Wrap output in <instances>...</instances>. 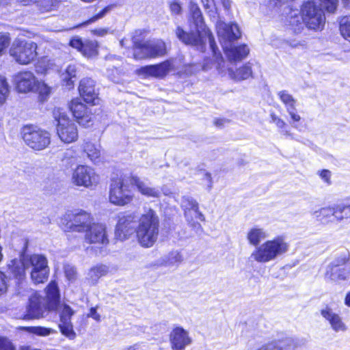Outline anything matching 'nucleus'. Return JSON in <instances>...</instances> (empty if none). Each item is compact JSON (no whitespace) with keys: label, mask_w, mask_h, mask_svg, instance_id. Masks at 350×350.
Segmentation results:
<instances>
[{"label":"nucleus","mask_w":350,"mask_h":350,"mask_svg":"<svg viewBox=\"0 0 350 350\" xmlns=\"http://www.w3.org/2000/svg\"><path fill=\"white\" fill-rule=\"evenodd\" d=\"M57 307L60 317L59 327L60 328L61 332L70 338H74L75 333L71 323V317L74 314V311L68 305L65 304H59Z\"/></svg>","instance_id":"obj_18"},{"label":"nucleus","mask_w":350,"mask_h":350,"mask_svg":"<svg viewBox=\"0 0 350 350\" xmlns=\"http://www.w3.org/2000/svg\"><path fill=\"white\" fill-rule=\"evenodd\" d=\"M23 139L29 147L38 151L45 149L51 144V135L48 131L32 126L23 128Z\"/></svg>","instance_id":"obj_11"},{"label":"nucleus","mask_w":350,"mask_h":350,"mask_svg":"<svg viewBox=\"0 0 350 350\" xmlns=\"http://www.w3.org/2000/svg\"><path fill=\"white\" fill-rule=\"evenodd\" d=\"M69 108L79 124L85 127L91 124L93 116L92 111L79 99L72 100Z\"/></svg>","instance_id":"obj_19"},{"label":"nucleus","mask_w":350,"mask_h":350,"mask_svg":"<svg viewBox=\"0 0 350 350\" xmlns=\"http://www.w3.org/2000/svg\"><path fill=\"white\" fill-rule=\"evenodd\" d=\"M71 180L75 185L89 188L98 184L99 178L92 167L81 165L73 170Z\"/></svg>","instance_id":"obj_13"},{"label":"nucleus","mask_w":350,"mask_h":350,"mask_svg":"<svg viewBox=\"0 0 350 350\" xmlns=\"http://www.w3.org/2000/svg\"><path fill=\"white\" fill-rule=\"evenodd\" d=\"M53 117L56 122L57 134L62 142L70 144L78 139V129L75 123L70 120L66 111L55 107L53 111Z\"/></svg>","instance_id":"obj_7"},{"label":"nucleus","mask_w":350,"mask_h":350,"mask_svg":"<svg viewBox=\"0 0 350 350\" xmlns=\"http://www.w3.org/2000/svg\"><path fill=\"white\" fill-rule=\"evenodd\" d=\"M7 288L8 278L3 272L0 271V293L5 292Z\"/></svg>","instance_id":"obj_50"},{"label":"nucleus","mask_w":350,"mask_h":350,"mask_svg":"<svg viewBox=\"0 0 350 350\" xmlns=\"http://www.w3.org/2000/svg\"><path fill=\"white\" fill-rule=\"evenodd\" d=\"M183 59L184 57L180 55L174 58H170L159 64L142 67L139 72L141 74L148 76L163 78L170 72L183 70L185 66Z\"/></svg>","instance_id":"obj_9"},{"label":"nucleus","mask_w":350,"mask_h":350,"mask_svg":"<svg viewBox=\"0 0 350 350\" xmlns=\"http://www.w3.org/2000/svg\"><path fill=\"white\" fill-rule=\"evenodd\" d=\"M88 317H92L96 321H100V314L97 313L96 309L94 308H92L90 310V313L88 314Z\"/></svg>","instance_id":"obj_55"},{"label":"nucleus","mask_w":350,"mask_h":350,"mask_svg":"<svg viewBox=\"0 0 350 350\" xmlns=\"http://www.w3.org/2000/svg\"><path fill=\"white\" fill-rule=\"evenodd\" d=\"M293 342V339L291 338H286V342H282V343L281 344V345L280 346V350H284L283 349V347L285 345V344L286 343L288 345H290L292 342Z\"/></svg>","instance_id":"obj_57"},{"label":"nucleus","mask_w":350,"mask_h":350,"mask_svg":"<svg viewBox=\"0 0 350 350\" xmlns=\"http://www.w3.org/2000/svg\"><path fill=\"white\" fill-rule=\"evenodd\" d=\"M213 55L217 62V68L219 72L226 73L228 71L230 77L237 81L247 79L252 75V68L248 65H245L239 68L235 72L230 68L226 69L221 54L217 48L216 49V55L214 53Z\"/></svg>","instance_id":"obj_16"},{"label":"nucleus","mask_w":350,"mask_h":350,"mask_svg":"<svg viewBox=\"0 0 350 350\" xmlns=\"http://www.w3.org/2000/svg\"><path fill=\"white\" fill-rule=\"evenodd\" d=\"M109 269L106 265H97L92 267L87 275L86 279L91 284H96L98 280L108 273Z\"/></svg>","instance_id":"obj_32"},{"label":"nucleus","mask_w":350,"mask_h":350,"mask_svg":"<svg viewBox=\"0 0 350 350\" xmlns=\"http://www.w3.org/2000/svg\"><path fill=\"white\" fill-rule=\"evenodd\" d=\"M217 30L219 38L225 42L223 48L230 62L241 61L248 55L250 51L246 45L232 46L230 44L231 41L241 37L240 29L236 23L219 22L217 25Z\"/></svg>","instance_id":"obj_5"},{"label":"nucleus","mask_w":350,"mask_h":350,"mask_svg":"<svg viewBox=\"0 0 350 350\" xmlns=\"http://www.w3.org/2000/svg\"><path fill=\"white\" fill-rule=\"evenodd\" d=\"M226 122V120H224V119H217V120H215L214 123L216 126H221L222 125H224V124Z\"/></svg>","instance_id":"obj_59"},{"label":"nucleus","mask_w":350,"mask_h":350,"mask_svg":"<svg viewBox=\"0 0 350 350\" xmlns=\"http://www.w3.org/2000/svg\"><path fill=\"white\" fill-rule=\"evenodd\" d=\"M159 232V219L151 208L141 214V219L136 232L137 240L143 247H151L156 243Z\"/></svg>","instance_id":"obj_6"},{"label":"nucleus","mask_w":350,"mask_h":350,"mask_svg":"<svg viewBox=\"0 0 350 350\" xmlns=\"http://www.w3.org/2000/svg\"><path fill=\"white\" fill-rule=\"evenodd\" d=\"M349 253L346 252L337 256L331 263L327 266L340 267L345 265L349 260Z\"/></svg>","instance_id":"obj_41"},{"label":"nucleus","mask_w":350,"mask_h":350,"mask_svg":"<svg viewBox=\"0 0 350 350\" xmlns=\"http://www.w3.org/2000/svg\"><path fill=\"white\" fill-rule=\"evenodd\" d=\"M112 6L109 5L103 8L101 11H100L95 16L92 17L88 21V23H94L100 18H103L107 14H108L111 10Z\"/></svg>","instance_id":"obj_46"},{"label":"nucleus","mask_w":350,"mask_h":350,"mask_svg":"<svg viewBox=\"0 0 350 350\" xmlns=\"http://www.w3.org/2000/svg\"><path fill=\"white\" fill-rule=\"evenodd\" d=\"M8 270L14 277L21 280L25 277V270L31 268V279L34 284L45 282L49 274L46 256L42 254L23 253L19 259H13L8 265Z\"/></svg>","instance_id":"obj_3"},{"label":"nucleus","mask_w":350,"mask_h":350,"mask_svg":"<svg viewBox=\"0 0 350 350\" xmlns=\"http://www.w3.org/2000/svg\"><path fill=\"white\" fill-rule=\"evenodd\" d=\"M321 314L329 321L332 328L336 332H345L347 329L346 325L342 322L340 317L334 312L329 307H325L321 310Z\"/></svg>","instance_id":"obj_26"},{"label":"nucleus","mask_w":350,"mask_h":350,"mask_svg":"<svg viewBox=\"0 0 350 350\" xmlns=\"http://www.w3.org/2000/svg\"><path fill=\"white\" fill-rule=\"evenodd\" d=\"M278 95L280 100L284 104L286 111L291 119L295 122H299L301 120V117L295 113L296 100L286 90L279 92Z\"/></svg>","instance_id":"obj_27"},{"label":"nucleus","mask_w":350,"mask_h":350,"mask_svg":"<svg viewBox=\"0 0 350 350\" xmlns=\"http://www.w3.org/2000/svg\"><path fill=\"white\" fill-rule=\"evenodd\" d=\"M246 237L250 245L257 246L252 252L251 258L260 263L275 260L289 250L290 245L284 236L275 237L259 245L261 241L268 237V234L264 228L258 226L250 228Z\"/></svg>","instance_id":"obj_1"},{"label":"nucleus","mask_w":350,"mask_h":350,"mask_svg":"<svg viewBox=\"0 0 350 350\" xmlns=\"http://www.w3.org/2000/svg\"><path fill=\"white\" fill-rule=\"evenodd\" d=\"M345 304L350 307V292L348 293L345 297Z\"/></svg>","instance_id":"obj_60"},{"label":"nucleus","mask_w":350,"mask_h":350,"mask_svg":"<svg viewBox=\"0 0 350 350\" xmlns=\"http://www.w3.org/2000/svg\"><path fill=\"white\" fill-rule=\"evenodd\" d=\"M189 10L194 27L191 28L190 32H186L180 27H177L175 30L176 37L185 44L193 46L201 52L205 50L208 39L212 53L216 55L215 42L210 30L204 25L202 12L198 4L191 1Z\"/></svg>","instance_id":"obj_2"},{"label":"nucleus","mask_w":350,"mask_h":350,"mask_svg":"<svg viewBox=\"0 0 350 350\" xmlns=\"http://www.w3.org/2000/svg\"><path fill=\"white\" fill-rule=\"evenodd\" d=\"M79 91L87 103L96 105L98 103V95L95 91V82L91 78H84L81 80Z\"/></svg>","instance_id":"obj_24"},{"label":"nucleus","mask_w":350,"mask_h":350,"mask_svg":"<svg viewBox=\"0 0 350 350\" xmlns=\"http://www.w3.org/2000/svg\"><path fill=\"white\" fill-rule=\"evenodd\" d=\"M189 68H194L193 70L189 71L190 74H193V72H195L198 69V66L197 65H196V64L189 65Z\"/></svg>","instance_id":"obj_62"},{"label":"nucleus","mask_w":350,"mask_h":350,"mask_svg":"<svg viewBox=\"0 0 350 350\" xmlns=\"http://www.w3.org/2000/svg\"><path fill=\"white\" fill-rule=\"evenodd\" d=\"M36 3L42 12H48L55 6L56 2L53 0H36Z\"/></svg>","instance_id":"obj_42"},{"label":"nucleus","mask_w":350,"mask_h":350,"mask_svg":"<svg viewBox=\"0 0 350 350\" xmlns=\"http://www.w3.org/2000/svg\"><path fill=\"white\" fill-rule=\"evenodd\" d=\"M271 122L275 123V125L280 129H283L286 125V122L283 120L278 117L275 114H271Z\"/></svg>","instance_id":"obj_51"},{"label":"nucleus","mask_w":350,"mask_h":350,"mask_svg":"<svg viewBox=\"0 0 350 350\" xmlns=\"http://www.w3.org/2000/svg\"><path fill=\"white\" fill-rule=\"evenodd\" d=\"M17 1L23 5H29L36 3V0H17Z\"/></svg>","instance_id":"obj_56"},{"label":"nucleus","mask_w":350,"mask_h":350,"mask_svg":"<svg viewBox=\"0 0 350 350\" xmlns=\"http://www.w3.org/2000/svg\"><path fill=\"white\" fill-rule=\"evenodd\" d=\"M70 45L88 57L95 56L97 54V44L94 41H83L79 37H75L70 40Z\"/></svg>","instance_id":"obj_25"},{"label":"nucleus","mask_w":350,"mask_h":350,"mask_svg":"<svg viewBox=\"0 0 350 350\" xmlns=\"http://www.w3.org/2000/svg\"><path fill=\"white\" fill-rule=\"evenodd\" d=\"M29 329L33 334L41 336H49L55 332L53 329L44 327H31Z\"/></svg>","instance_id":"obj_44"},{"label":"nucleus","mask_w":350,"mask_h":350,"mask_svg":"<svg viewBox=\"0 0 350 350\" xmlns=\"http://www.w3.org/2000/svg\"><path fill=\"white\" fill-rule=\"evenodd\" d=\"M205 177L207 178V180L209 181L210 184L208 185V189H211L212 187V180H211V174L208 173H206L205 174Z\"/></svg>","instance_id":"obj_61"},{"label":"nucleus","mask_w":350,"mask_h":350,"mask_svg":"<svg viewBox=\"0 0 350 350\" xmlns=\"http://www.w3.org/2000/svg\"><path fill=\"white\" fill-rule=\"evenodd\" d=\"M181 206L184 209L185 217L187 221L194 228L201 230V225L198 222L193 221L192 217V212H193L196 218L200 221L205 220L204 215L199 210L198 202L191 197L184 196L181 201Z\"/></svg>","instance_id":"obj_15"},{"label":"nucleus","mask_w":350,"mask_h":350,"mask_svg":"<svg viewBox=\"0 0 350 350\" xmlns=\"http://www.w3.org/2000/svg\"><path fill=\"white\" fill-rule=\"evenodd\" d=\"M77 66L74 64H70L67 66L64 72L61 75L62 85L66 86L68 90L74 87V83L77 77Z\"/></svg>","instance_id":"obj_33"},{"label":"nucleus","mask_w":350,"mask_h":350,"mask_svg":"<svg viewBox=\"0 0 350 350\" xmlns=\"http://www.w3.org/2000/svg\"><path fill=\"white\" fill-rule=\"evenodd\" d=\"M149 49L151 58L162 57L167 53L166 44L161 40L149 42Z\"/></svg>","instance_id":"obj_34"},{"label":"nucleus","mask_w":350,"mask_h":350,"mask_svg":"<svg viewBox=\"0 0 350 350\" xmlns=\"http://www.w3.org/2000/svg\"><path fill=\"white\" fill-rule=\"evenodd\" d=\"M345 268L350 277V261L345 265Z\"/></svg>","instance_id":"obj_63"},{"label":"nucleus","mask_w":350,"mask_h":350,"mask_svg":"<svg viewBox=\"0 0 350 350\" xmlns=\"http://www.w3.org/2000/svg\"><path fill=\"white\" fill-rule=\"evenodd\" d=\"M37 44L25 40H16L13 42L10 55L14 60L22 65H27L37 57Z\"/></svg>","instance_id":"obj_8"},{"label":"nucleus","mask_w":350,"mask_h":350,"mask_svg":"<svg viewBox=\"0 0 350 350\" xmlns=\"http://www.w3.org/2000/svg\"><path fill=\"white\" fill-rule=\"evenodd\" d=\"M143 30L137 29L134 31L132 36L133 57L135 59L151 58L149 42H143Z\"/></svg>","instance_id":"obj_20"},{"label":"nucleus","mask_w":350,"mask_h":350,"mask_svg":"<svg viewBox=\"0 0 350 350\" xmlns=\"http://www.w3.org/2000/svg\"><path fill=\"white\" fill-rule=\"evenodd\" d=\"M0 350H16V349L8 338L0 337Z\"/></svg>","instance_id":"obj_47"},{"label":"nucleus","mask_w":350,"mask_h":350,"mask_svg":"<svg viewBox=\"0 0 350 350\" xmlns=\"http://www.w3.org/2000/svg\"><path fill=\"white\" fill-rule=\"evenodd\" d=\"M45 298L37 294H34L29 298V303L27 307V314L25 319H40L44 317L46 311H50Z\"/></svg>","instance_id":"obj_17"},{"label":"nucleus","mask_w":350,"mask_h":350,"mask_svg":"<svg viewBox=\"0 0 350 350\" xmlns=\"http://www.w3.org/2000/svg\"><path fill=\"white\" fill-rule=\"evenodd\" d=\"M321 5L329 13H334L338 5V0H321Z\"/></svg>","instance_id":"obj_43"},{"label":"nucleus","mask_w":350,"mask_h":350,"mask_svg":"<svg viewBox=\"0 0 350 350\" xmlns=\"http://www.w3.org/2000/svg\"><path fill=\"white\" fill-rule=\"evenodd\" d=\"M339 23L341 36L350 42V15L342 17Z\"/></svg>","instance_id":"obj_36"},{"label":"nucleus","mask_w":350,"mask_h":350,"mask_svg":"<svg viewBox=\"0 0 350 350\" xmlns=\"http://www.w3.org/2000/svg\"><path fill=\"white\" fill-rule=\"evenodd\" d=\"M205 11L211 16H215L216 14L215 5L213 0H201Z\"/></svg>","instance_id":"obj_45"},{"label":"nucleus","mask_w":350,"mask_h":350,"mask_svg":"<svg viewBox=\"0 0 350 350\" xmlns=\"http://www.w3.org/2000/svg\"><path fill=\"white\" fill-rule=\"evenodd\" d=\"M83 149L92 161L96 163L100 161V150L99 146H96L90 142H85L83 144Z\"/></svg>","instance_id":"obj_35"},{"label":"nucleus","mask_w":350,"mask_h":350,"mask_svg":"<svg viewBox=\"0 0 350 350\" xmlns=\"http://www.w3.org/2000/svg\"><path fill=\"white\" fill-rule=\"evenodd\" d=\"M325 23L323 11L310 1L304 4L301 14L298 10H293L289 16V25L296 33L299 32L304 25L310 29L322 30Z\"/></svg>","instance_id":"obj_4"},{"label":"nucleus","mask_w":350,"mask_h":350,"mask_svg":"<svg viewBox=\"0 0 350 350\" xmlns=\"http://www.w3.org/2000/svg\"><path fill=\"white\" fill-rule=\"evenodd\" d=\"M10 39L8 36L0 33V55L10 44Z\"/></svg>","instance_id":"obj_49"},{"label":"nucleus","mask_w":350,"mask_h":350,"mask_svg":"<svg viewBox=\"0 0 350 350\" xmlns=\"http://www.w3.org/2000/svg\"><path fill=\"white\" fill-rule=\"evenodd\" d=\"M64 272L66 277L70 281H72L75 280L77 276V271L76 269L71 265H66L64 267Z\"/></svg>","instance_id":"obj_48"},{"label":"nucleus","mask_w":350,"mask_h":350,"mask_svg":"<svg viewBox=\"0 0 350 350\" xmlns=\"http://www.w3.org/2000/svg\"><path fill=\"white\" fill-rule=\"evenodd\" d=\"M141 214L137 211L120 213L116 227V236L121 241L127 239L138 228Z\"/></svg>","instance_id":"obj_10"},{"label":"nucleus","mask_w":350,"mask_h":350,"mask_svg":"<svg viewBox=\"0 0 350 350\" xmlns=\"http://www.w3.org/2000/svg\"><path fill=\"white\" fill-rule=\"evenodd\" d=\"M10 93V86L7 79L2 76H0V105H3Z\"/></svg>","instance_id":"obj_37"},{"label":"nucleus","mask_w":350,"mask_h":350,"mask_svg":"<svg viewBox=\"0 0 350 350\" xmlns=\"http://www.w3.org/2000/svg\"><path fill=\"white\" fill-rule=\"evenodd\" d=\"M93 33L98 36H105L109 32V28H98L95 29L93 31Z\"/></svg>","instance_id":"obj_54"},{"label":"nucleus","mask_w":350,"mask_h":350,"mask_svg":"<svg viewBox=\"0 0 350 350\" xmlns=\"http://www.w3.org/2000/svg\"><path fill=\"white\" fill-rule=\"evenodd\" d=\"M291 45L292 46H293V47H297V46H298L299 45H300V44H299V43H298V42H297V43H291Z\"/></svg>","instance_id":"obj_64"},{"label":"nucleus","mask_w":350,"mask_h":350,"mask_svg":"<svg viewBox=\"0 0 350 350\" xmlns=\"http://www.w3.org/2000/svg\"><path fill=\"white\" fill-rule=\"evenodd\" d=\"M325 276L332 281L347 280L350 278L345 268L327 266Z\"/></svg>","instance_id":"obj_31"},{"label":"nucleus","mask_w":350,"mask_h":350,"mask_svg":"<svg viewBox=\"0 0 350 350\" xmlns=\"http://www.w3.org/2000/svg\"><path fill=\"white\" fill-rule=\"evenodd\" d=\"M85 241L89 243L107 244L109 241L103 224L92 223L85 232Z\"/></svg>","instance_id":"obj_23"},{"label":"nucleus","mask_w":350,"mask_h":350,"mask_svg":"<svg viewBox=\"0 0 350 350\" xmlns=\"http://www.w3.org/2000/svg\"><path fill=\"white\" fill-rule=\"evenodd\" d=\"M14 81L19 92L27 93L35 90L38 81L31 72L24 71L15 75Z\"/></svg>","instance_id":"obj_21"},{"label":"nucleus","mask_w":350,"mask_h":350,"mask_svg":"<svg viewBox=\"0 0 350 350\" xmlns=\"http://www.w3.org/2000/svg\"><path fill=\"white\" fill-rule=\"evenodd\" d=\"M169 342L172 350H185L193 342L189 331L183 327L175 326L169 334Z\"/></svg>","instance_id":"obj_14"},{"label":"nucleus","mask_w":350,"mask_h":350,"mask_svg":"<svg viewBox=\"0 0 350 350\" xmlns=\"http://www.w3.org/2000/svg\"><path fill=\"white\" fill-rule=\"evenodd\" d=\"M319 176L326 183L330 184L331 172L328 170H323L319 172Z\"/></svg>","instance_id":"obj_52"},{"label":"nucleus","mask_w":350,"mask_h":350,"mask_svg":"<svg viewBox=\"0 0 350 350\" xmlns=\"http://www.w3.org/2000/svg\"><path fill=\"white\" fill-rule=\"evenodd\" d=\"M130 187V185L123 178L113 179L109 191L110 202L118 206L130 203L133 198Z\"/></svg>","instance_id":"obj_12"},{"label":"nucleus","mask_w":350,"mask_h":350,"mask_svg":"<svg viewBox=\"0 0 350 350\" xmlns=\"http://www.w3.org/2000/svg\"><path fill=\"white\" fill-rule=\"evenodd\" d=\"M170 11L172 14H179L181 13V6L177 2H172L170 5Z\"/></svg>","instance_id":"obj_53"},{"label":"nucleus","mask_w":350,"mask_h":350,"mask_svg":"<svg viewBox=\"0 0 350 350\" xmlns=\"http://www.w3.org/2000/svg\"><path fill=\"white\" fill-rule=\"evenodd\" d=\"M183 260V256L178 251H172L163 259V263L167 266H172L180 263Z\"/></svg>","instance_id":"obj_38"},{"label":"nucleus","mask_w":350,"mask_h":350,"mask_svg":"<svg viewBox=\"0 0 350 350\" xmlns=\"http://www.w3.org/2000/svg\"><path fill=\"white\" fill-rule=\"evenodd\" d=\"M40 94L42 100H46V98L51 94V88L43 82L37 81L36 89Z\"/></svg>","instance_id":"obj_40"},{"label":"nucleus","mask_w":350,"mask_h":350,"mask_svg":"<svg viewBox=\"0 0 350 350\" xmlns=\"http://www.w3.org/2000/svg\"><path fill=\"white\" fill-rule=\"evenodd\" d=\"M314 218L322 223L330 221V218L333 216L337 220L336 205L334 206H327L321 208L312 213Z\"/></svg>","instance_id":"obj_30"},{"label":"nucleus","mask_w":350,"mask_h":350,"mask_svg":"<svg viewBox=\"0 0 350 350\" xmlns=\"http://www.w3.org/2000/svg\"><path fill=\"white\" fill-rule=\"evenodd\" d=\"M131 184L135 185L137 190L144 196L148 198H159L161 192L159 189L150 187L137 176L131 178Z\"/></svg>","instance_id":"obj_28"},{"label":"nucleus","mask_w":350,"mask_h":350,"mask_svg":"<svg viewBox=\"0 0 350 350\" xmlns=\"http://www.w3.org/2000/svg\"><path fill=\"white\" fill-rule=\"evenodd\" d=\"M46 301L49 310H56L59 303V293L55 282H51L46 287Z\"/></svg>","instance_id":"obj_29"},{"label":"nucleus","mask_w":350,"mask_h":350,"mask_svg":"<svg viewBox=\"0 0 350 350\" xmlns=\"http://www.w3.org/2000/svg\"><path fill=\"white\" fill-rule=\"evenodd\" d=\"M337 221L350 219V204H337Z\"/></svg>","instance_id":"obj_39"},{"label":"nucleus","mask_w":350,"mask_h":350,"mask_svg":"<svg viewBox=\"0 0 350 350\" xmlns=\"http://www.w3.org/2000/svg\"><path fill=\"white\" fill-rule=\"evenodd\" d=\"M92 223L90 214L84 211H80L72 216L68 224L72 231L85 232Z\"/></svg>","instance_id":"obj_22"},{"label":"nucleus","mask_w":350,"mask_h":350,"mask_svg":"<svg viewBox=\"0 0 350 350\" xmlns=\"http://www.w3.org/2000/svg\"><path fill=\"white\" fill-rule=\"evenodd\" d=\"M221 3L225 9L228 10L230 7V0H221Z\"/></svg>","instance_id":"obj_58"}]
</instances>
